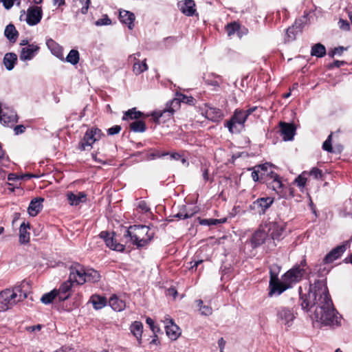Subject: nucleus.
<instances>
[{"instance_id":"nucleus-1","label":"nucleus","mask_w":352,"mask_h":352,"mask_svg":"<svg viewBox=\"0 0 352 352\" xmlns=\"http://www.w3.org/2000/svg\"><path fill=\"white\" fill-rule=\"evenodd\" d=\"M301 306L307 311L316 307L311 316L314 322L323 325H338L340 323L338 313L333 307L327 287L323 281L318 280L310 286L309 293L302 298Z\"/></svg>"},{"instance_id":"nucleus-2","label":"nucleus","mask_w":352,"mask_h":352,"mask_svg":"<svg viewBox=\"0 0 352 352\" xmlns=\"http://www.w3.org/2000/svg\"><path fill=\"white\" fill-rule=\"evenodd\" d=\"M30 285L28 281L23 280L11 288L0 292V311L12 308L19 302L28 298Z\"/></svg>"},{"instance_id":"nucleus-3","label":"nucleus","mask_w":352,"mask_h":352,"mask_svg":"<svg viewBox=\"0 0 352 352\" xmlns=\"http://www.w3.org/2000/svg\"><path fill=\"white\" fill-rule=\"evenodd\" d=\"M154 233L146 226H132L125 232L124 236L138 248L145 246L153 237Z\"/></svg>"},{"instance_id":"nucleus-4","label":"nucleus","mask_w":352,"mask_h":352,"mask_svg":"<svg viewBox=\"0 0 352 352\" xmlns=\"http://www.w3.org/2000/svg\"><path fill=\"white\" fill-rule=\"evenodd\" d=\"M177 98L167 102L166 107L164 110H157L152 113L151 116L156 122H160V119L165 116L168 118L172 117L175 109L179 107L180 102L187 104H192L194 98L192 96L184 95L182 94L177 93Z\"/></svg>"},{"instance_id":"nucleus-5","label":"nucleus","mask_w":352,"mask_h":352,"mask_svg":"<svg viewBox=\"0 0 352 352\" xmlns=\"http://www.w3.org/2000/svg\"><path fill=\"white\" fill-rule=\"evenodd\" d=\"M279 267L276 265H274L270 267V292L269 295L272 296L274 294L280 295L284 291H285L290 286L288 283H285V280L283 279V276L282 277V280L280 281L278 278V274L279 272Z\"/></svg>"},{"instance_id":"nucleus-6","label":"nucleus","mask_w":352,"mask_h":352,"mask_svg":"<svg viewBox=\"0 0 352 352\" xmlns=\"http://www.w3.org/2000/svg\"><path fill=\"white\" fill-rule=\"evenodd\" d=\"M102 135V133L100 129L98 128H91L88 129L82 140L79 144V149L81 151L90 150L92 148V145L96 141H98Z\"/></svg>"},{"instance_id":"nucleus-7","label":"nucleus","mask_w":352,"mask_h":352,"mask_svg":"<svg viewBox=\"0 0 352 352\" xmlns=\"http://www.w3.org/2000/svg\"><path fill=\"white\" fill-rule=\"evenodd\" d=\"M266 228L273 240H280L286 235V224L283 221L269 222L266 224Z\"/></svg>"},{"instance_id":"nucleus-8","label":"nucleus","mask_w":352,"mask_h":352,"mask_svg":"<svg viewBox=\"0 0 352 352\" xmlns=\"http://www.w3.org/2000/svg\"><path fill=\"white\" fill-rule=\"evenodd\" d=\"M86 269L78 263H74L69 267V280L72 283L83 285L85 283Z\"/></svg>"},{"instance_id":"nucleus-9","label":"nucleus","mask_w":352,"mask_h":352,"mask_svg":"<svg viewBox=\"0 0 352 352\" xmlns=\"http://www.w3.org/2000/svg\"><path fill=\"white\" fill-rule=\"evenodd\" d=\"M23 14H21L20 19L22 20V17L25 16V21L29 25H37L41 20L43 16V11L41 7L39 6H32L30 7L26 12L22 11Z\"/></svg>"},{"instance_id":"nucleus-10","label":"nucleus","mask_w":352,"mask_h":352,"mask_svg":"<svg viewBox=\"0 0 352 352\" xmlns=\"http://www.w3.org/2000/svg\"><path fill=\"white\" fill-rule=\"evenodd\" d=\"M246 120L247 115L243 113V110L237 109L234 111L230 120L227 122L226 126L228 127L229 131L233 133L239 131V130L236 129V124L243 127Z\"/></svg>"},{"instance_id":"nucleus-11","label":"nucleus","mask_w":352,"mask_h":352,"mask_svg":"<svg viewBox=\"0 0 352 352\" xmlns=\"http://www.w3.org/2000/svg\"><path fill=\"white\" fill-rule=\"evenodd\" d=\"M304 272L305 270L300 266L293 267L283 275L285 283H288L291 286L292 284L301 280Z\"/></svg>"},{"instance_id":"nucleus-12","label":"nucleus","mask_w":352,"mask_h":352,"mask_svg":"<svg viewBox=\"0 0 352 352\" xmlns=\"http://www.w3.org/2000/svg\"><path fill=\"white\" fill-rule=\"evenodd\" d=\"M67 200L70 206H78L87 200V195L85 192L69 191L66 194Z\"/></svg>"},{"instance_id":"nucleus-13","label":"nucleus","mask_w":352,"mask_h":352,"mask_svg":"<svg viewBox=\"0 0 352 352\" xmlns=\"http://www.w3.org/2000/svg\"><path fill=\"white\" fill-rule=\"evenodd\" d=\"M100 236L104 239L107 246L109 248L118 252H122L124 250V245L117 243L114 239V233L103 231L100 232Z\"/></svg>"},{"instance_id":"nucleus-14","label":"nucleus","mask_w":352,"mask_h":352,"mask_svg":"<svg viewBox=\"0 0 352 352\" xmlns=\"http://www.w3.org/2000/svg\"><path fill=\"white\" fill-rule=\"evenodd\" d=\"M165 329L167 336L173 340H175L181 334L179 328L176 325L173 320L168 316H166L164 318Z\"/></svg>"},{"instance_id":"nucleus-15","label":"nucleus","mask_w":352,"mask_h":352,"mask_svg":"<svg viewBox=\"0 0 352 352\" xmlns=\"http://www.w3.org/2000/svg\"><path fill=\"white\" fill-rule=\"evenodd\" d=\"M277 316L279 321L287 327L292 325V322L295 318L293 310L286 307L279 308L277 312Z\"/></svg>"},{"instance_id":"nucleus-16","label":"nucleus","mask_w":352,"mask_h":352,"mask_svg":"<svg viewBox=\"0 0 352 352\" xmlns=\"http://www.w3.org/2000/svg\"><path fill=\"white\" fill-rule=\"evenodd\" d=\"M346 245H338L333 248L329 252L324 258L323 262L325 264L333 263L335 260L338 259L346 251Z\"/></svg>"},{"instance_id":"nucleus-17","label":"nucleus","mask_w":352,"mask_h":352,"mask_svg":"<svg viewBox=\"0 0 352 352\" xmlns=\"http://www.w3.org/2000/svg\"><path fill=\"white\" fill-rule=\"evenodd\" d=\"M72 285L73 283L68 280L63 283L59 288L56 289L57 298L60 301H64L69 298Z\"/></svg>"},{"instance_id":"nucleus-18","label":"nucleus","mask_w":352,"mask_h":352,"mask_svg":"<svg viewBox=\"0 0 352 352\" xmlns=\"http://www.w3.org/2000/svg\"><path fill=\"white\" fill-rule=\"evenodd\" d=\"M273 202L274 199L271 197L259 198L253 202L252 208L259 213H264Z\"/></svg>"},{"instance_id":"nucleus-19","label":"nucleus","mask_w":352,"mask_h":352,"mask_svg":"<svg viewBox=\"0 0 352 352\" xmlns=\"http://www.w3.org/2000/svg\"><path fill=\"white\" fill-rule=\"evenodd\" d=\"M180 11L186 16H192L195 12V3L193 0L181 1L178 3Z\"/></svg>"},{"instance_id":"nucleus-20","label":"nucleus","mask_w":352,"mask_h":352,"mask_svg":"<svg viewBox=\"0 0 352 352\" xmlns=\"http://www.w3.org/2000/svg\"><path fill=\"white\" fill-rule=\"evenodd\" d=\"M269 175L270 177L265 180V182L267 184L270 188L276 192H279L283 186L279 176L272 170H270Z\"/></svg>"},{"instance_id":"nucleus-21","label":"nucleus","mask_w":352,"mask_h":352,"mask_svg":"<svg viewBox=\"0 0 352 352\" xmlns=\"http://www.w3.org/2000/svg\"><path fill=\"white\" fill-rule=\"evenodd\" d=\"M267 236H269V234L267 232L265 224L264 226H262L261 228L254 232L252 238V243L254 246H258L265 241Z\"/></svg>"},{"instance_id":"nucleus-22","label":"nucleus","mask_w":352,"mask_h":352,"mask_svg":"<svg viewBox=\"0 0 352 352\" xmlns=\"http://www.w3.org/2000/svg\"><path fill=\"white\" fill-rule=\"evenodd\" d=\"M39 47L36 45L31 44L22 48L20 54L21 60H31L37 53Z\"/></svg>"},{"instance_id":"nucleus-23","label":"nucleus","mask_w":352,"mask_h":352,"mask_svg":"<svg viewBox=\"0 0 352 352\" xmlns=\"http://www.w3.org/2000/svg\"><path fill=\"white\" fill-rule=\"evenodd\" d=\"M43 198L36 197L33 199L28 206V212L32 217H35L41 210L43 208Z\"/></svg>"},{"instance_id":"nucleus-24","label":"nucleus","mask_w":352,"mask_h":352,"mask_svg":"<svg viewBox=\"0 0 352 352\" xmlns=\"http://www.w3.org/2000/svg\"><path fill=\"white\" fill-rule=\"evenodd\" d=\"M280 127L283 139L285 141L292 140L295 133V128L294 125L285 122H280Z\"/></svg>"},{"instance_id":"nucleus-25","label":"nucleus","mask_w":352,"mask_h":352,"mask_svg":"<svg viewBox=\"0 0 352 352\" xmlns=\"http://www.w3.org/2000/svg\"><path fill=\"white\" fill-rule=\"evenodd\" d=\"M30 225L29 223L23 221L19 227V243L21 244H27L30 242V234L29 230Z\"/></svg>"},{"instance_id":"nucleus-26","label":"nucleus","mask_w":352,"mask_h":352,"mask_svg":"<svg viewBox=\"0 0 352 352\" xmlns=\"http://www.w3.org/2000/svg\"><path fill=\"white\" fill-rule=\"evenodd\" d=\"M46 45L51 52L60 60L64 59L63 47L52 38L46 41Z\"/></svg>"},{"instance_id":"nucleus-27","label":"nucleus","mask_w":352,"mask_h":352,"mask_svg":"<svg viewBox=\"0 0 352 352\" xmlns=\"http://www.w3.org/2000/svg\"><path fill=\"white\" fill-rule=\"evenodd\" d=\"M120 20L122 23L127 25L129 28L131 30L133 27L135 15L129 11L122 10L120 12Z\"/></svg>"},{"instance_id":"nucleus-28","label":"nucleus","mask_w":352,"mask_h":352,"mask_svg":"<svg viewBox=\"0 0 352 352\" xmlns=\"http://www.w3.org/2000/svg\"><path fill=\"white\" fill-rule=\"evenodd\" d=\"M109 305L116 311H121L126 307L124 301L116 296H113L110 298Z\"/></svg>"},{"instance_id":"nucleus-29","label":"nucleus","mask_w":352,"mask_h":352,"mask_svg":"<svg viewBox=\"0 0 352 352\" xmlns=\"http://www.w3.org/2000/svg\"><path fill=\"white\" fill-rule=\"evenodd\" d=\"M131 333L137 338L139 343H141L143 332V324L141 322L135 321L130 327Z\"/></svg>"},{"instance_id":"nucleus-30","label":"nucleus","mask_w":352,"mask_h":352,"mask_svg":"<svg viewBox=\"0 0 352 352\" xmlns=\"http://www.w3.org/2000/svg\"><path fill=\"white\" fill-rule=\"evenodd\" d=\"M89 301L95 309H100L107 305L106 298L97 294L93 295Z\"/></svg>"},{"instance_id":"nucleus-31","label":"nucleus","mask_w":352,"mask_h":352,"mask_svg":"<svg viewBox=\"0 0 352 352\" xmlns=\"http://www.w3.org/2000/svg\"><path fill=\"white\" fill-rule=\"evenodd\" d=\"M17 56L14 53H7L3 58V64L8 70H12L16 62Z\"/></svg>"},{"instance_id":"nucleus-32","label":"nucleus","mask_w":352,"mask_h":352,"mask_svg":"<svg viewBox=\"0 0 352 352\" xmlns=\"http://www.w3.org/2000/svg\"><path fill=\"white\" fill-rule=\"evenodd\" d=\"M206 118L212 121H218L222 118V113L220 109L210 107L206 111Z\"/></svg>"},{"instance_id":"nucleus-33","label":"nucleus","mask_w":352,"mask_h":352,"mask_svg":"<svg viewBox=\"0 0 352 352\" xmlns=\"http://www.w3.org/2000/svg\"><path fill=\"white\" fill-rule=\"evenodd\" d=\"M4 34L10 41L13 43L16 41L18 32L14 25L9 24L7 25L6 27Z\"/></svg>"},{"instance_id":"nucleus-34","label":"nucleus","mask_w":352,"mask_h":352,"mask_svg":"<svg viewBox=\"0 0 352 352\" xmlns=\"http://www.w3.org/2000/svg\"><path fill=\"white\" fill-rule=\"evenodd\" d=\"M100 278V274L94 270V269H86L85 272V283L86 282H91L96 283L98 282Z\"/></svg>"},{"instance_id":"nucleus-35","label":"nucleus","mask_w":352,"mask_h":352,"mask_svg":"<svg viewBox=\"0 0 352 352\" xmlns=\"http://www.w3.org/2000/svg\"><path fill=\"white\" fill-rule=\"evenodd\" d=\"M272 164L270 163H265L261 165H258L255 167V168H258L260 170V176L261 179H264L265 180L270 177V170H272Z\"/></svg>"},{"instance_id":"nucleus-36","label":"nucleus","mask_w":352,"mask_h":352,"mask_svg":"<svg viewBox=\"0 0 352 352\" xmlns=\"http://www.w3.org/2000/svg\"><path fill=\"white\" fill-rule=\"evenodd\" d=\"M311 54L317 57L324 56L326 54L325 47L320 43L314 45L311 48Z\"/></svg>"},{"instance_id":"nucleus-37","label":"nucleus","mask_w":352,"mask_h":352,"mask_svg":"<svg viewBox=\"0 0 352 352\" xmlns=\"http://www.w3.org/2000/svg\"><path fill=\"white\" fill-rule=\"evenodd\" d=\"M148 69V66L146 63V59L142 63L140 61H137L134 63L133 66V72L135 75H139L141 73L146 71Z\"/></svg>"},{"instance_id":"nucleus-38","label":"nucleus","mask_w":352,"mask_h":352,"mask_svg":"<svg viewBox=\"0 0 352 352\" xmlns=\"http://www.w3.org/2000/svg\"><path fill=\"white\" fill-rule=\"evenodd\" d=\"M57 298L56 289L52 290L51 292L43 294L41 298V302L43 304L48 305Z\"/></svg>"},{"instance_id":"nucleus-39","label":"nucleus","mask_w":352,"mask_h":352,"mask_svg":"<svg viewBox=\"0 0 352 352\" xmlns=\"http://www.w3.org/2000/svg\"><path fill=\"white\" fill-rule=\"evenodd\" d=\"M79 59V52L76 50H72L67 56L65 60L74 65L78 63Z\"/></svg>"},{"instance_id":"nucleus-40","label":"nucleus","mask_w":352,"mask_h":352,"mask_svg":"<svg viewBox=\"0 0 352 352\" xmlns=\"http://www.w3.org/2000/svg\"><path fill=\"white\" fill-rule=\"evenodd\" d=\"M130 128L134 132H144L146 129V126L143 121L136 120L131 123Z\"/></svg>"},{"instance_id":"nucleus-41","label":"nucleus","mask_w":352,"mask_h":352,"mask_svg":"<svg viewBox=\"0 0 352 352\" xmlns=\"http://www.w3.org/2000/svg\"><path fill=\"white\" fill-rule=\"evenodd\" d=\"M298 32H300V30L295 25H293L292 27L287 28L286 32V37L285 38V41H291L294 40L296 38V35Z\"/></svg>"},{"instance_id":"nucleus-42","label":"nucleus","mask_w":352,"mask_h":352,"mask_svg":"<svg viewBox=\"0 0 352 352\" xmlns=\"http://www.w3.org/2000/svg\"><path fill=\"white\" fill-rule=\"evenodd\" d=\"M197 305L199 307V311L202 315L210 316L212 313V309L210 306L203 305L201 300H197Z\"/></svg>"},{"instance_id":"nucleus-43","label":"nucleus","mask_w":352,"mask_h":352,"mask_svg":"<svg viewBox=\"0 0 352 352\" xmlns=\"http://www.w3.org/2000/svg\"><path fill=\"white\" fill-rule=\"evenodd\" d=\"M142 116L140 111H137L135 109H131L127 111L123 116V120L130 119H138Z\"/></svg>"},{"instance_id":"nucleus-44","label":"nucleus","mask_w":352,"mask_h":352,"mask_svg":"<svg viewBox=\"0 0 352 352\" xmlns=\"http://www.w3.org/2000/svg\"><path fill=\"white\" fill-rule=\"evenodd\" d=\"M239 25L236 22L228 24L226 26V30L229 36L234 35L239 30Z\"/></svg>"},{"instance_id":"nucleus-45","label":"nucleus","mask_w":352,"mask_h":352,"mask_svg":"<svg viewBox=\"0 0 352 352\" xmlns=\"http://www.w3.org/2000/svg\"><path fill=\"white\" fill-rule=\"evenodd\" d=\"M111 24V20L107 14H104L102 17L95 22L96 26L109 25Z\"/></svg>"},{"instance_id":"nucleus-46","label":"nucleus","mask_w":352,"mask_h":352,"mask_svg":"<svg viewBox=\"0 0 352 352\" xmlns=\"http://www.w3.org/2000/svg\"><path fill=\"white\" fill-rule=\"evenodd\" d=\"M332 133H331L327 139L323 142L322 149L327 152H332V144H331Z\"/></svg>"},{"instance_id":"nucleus-47","label":"nucleus","mask_w":352,"mask_h":352,"mask_svg":"<svg viewBox=\"0 0 352 352\" xmlns=\"http://www.w3.org/2000/svg\"><path fill=\"white\" fill-rule=\"evenodd\" d=\"M305 173H303L302 175H300L296 179L295 182L297 184L299 187H304L306 184L307 178L304 176Z\"/></svg>"},{"instance_id":"nucleus-48","label":"nucleus","mask_w":352,"mask_h":352,"mask_svg":"<svg viewBox=\"0 0 352 352\" xmlns=\"http://www.w3.org/2000/svg\"><path fill=\"white\" fill-rule=\"evenodd\" d=\"M0 1L3 3L4 8L7 10L10 9L13 6L14 2H16L17 5L20 4L19 0H0Z\"/></svg>"},{"instance_id":"nucleus-49","label":"nucleus","mask_w":352,"mask_h":352,"mask_svg":"<svg viewBox=\"0 0 352 352\" xmlns=\"http://www.w3.org/2000/svg\"><path fill=\"white\" fill-rule=\"evenodd\" d=\"M220 223V220L214 219H203L201 221V224L202 225H217Z\"/></svg>"},{"instance_id":"nucleus-50","label":"nucleus","mask_w":352,"mask_h":352,"mask_svg":"<svg viewBox=\"0 0 352 352\" xmlns=\"http://www.w3.org/2000/svg\"><path fill=\"white\" fill-rule=\"evenodd\" d=\"M121 130V126L119 125H115L111 128H109L107 131V133L110 135H113L118 134Z\"/></svg>"},{"instance_id":"nucleus-51","label":"nucleus","mask_w":352,"mask_h":352,"mask_svg":"<svg viewBox=\"0 0 352 352\" xmlns=\"http://www.w3.org/2000/svg\"><path fill=\"white\" fill-rule=\"evenodd\" d=\"M309 175L314 177L315 178L318 179L321 177L322 175V171L321 170L317 168H313L310 172Z\"/></svg>"},{"instance_id":"nucleus-52","label":"nucleus","mask_w":352,"mask_h":352,"mask_svg":"<svg viewBox=\"0 0 352 352\" xmlns=\"http://www.w3.org/2000/svg\"><path fill=\"white\" fill-rule=\"evenodd\" d=\"M338 25H339L340 28L343 30H349L350 28L349 23L346 21L343 20V19H340V21L338 22Z\"/></svg>"},{"instance_id":"nucleus-53","label":"nucleus","mask_w":352,"mask_h":352,"mask_svg":"<svg viewBox=\"0 0 352 352\" xmlns=\"http://www.w3.org/2000/svg\"><path fill=\"white\" fill-rule=\"evenodd\" d=\"M25 129L23 125H17L14 129V133L16 135L21 134L25 131Z\"/></svg>"},{"instance_id":"nucleus-54","label":"nucleus","mask_w":352,"mask_h":352,"mask_svg":"<svg viewBox=\"0 0 352 352\" xmlns=\"http://www.w3.org/2000/svg\"><path fill=\"white\" fill-rule=\"evenodd\" d=\"M138 208L144 212H148L149 210V207L145 201H140L138 204Z\"/></svg>"},{"instance_id":"nucleus-55","label":"nucleus","mask_w":352,"mask_h":352,"mask_svg":"<svg viewBox=\"0 0 352 352\" xmlns=\"http://www.w3.org/2000/svg\"><path fill=\"white\" fill-rule=\"evenodd\" d=\"M259 173H260V170H258V168H255L254 170L252 173V177L254 182H257L258 180V179H259L258 174Z\"/></svg>"},{"instance_id":"nucleus-56","label":"nucleus","mask_w":352,"mask_h":352,"mask_svg":"<svg viewBox=\"0 0 352 352\" xmlns=\"http://www.w3.org/2000/svg\"><path fill=\"white\" fill-rule=\"evenodd\" d=\"M166 294L168 296H173V298H175L177 294V292L175 288L171 287L167 290Z\"/></svg>"},{"instance_id":"nucleus-57","label":"nucleus","mask_w":352,"mask_h":352,"mask_svg":"<svg viewBox=\"0 0 352 352\" xmlns=\"http://www.w3.org/2000/svg\"><path fill=\"white\" fill-rule=\"evenodd\" d=\"M146 322L150 326L152 331L155 332V325L154 324L153 320L150 318H147Z\"/></svg>"},{"instance_id":"nucleus-58","label":"nucleus","mask_w":352,"mask_h":352,"mask_svg":"<svg viewBox=\"0 0 352 352\" xmlns=\"http://www.w3.org/2000/svg\"><path fill=\"white\" fill-rule=\"evenodd\" d=\"M218 344L220 348L221 352H223V350L225 344H226V342L223 338H221L219 340Z\"/></svg>"},{"instance_id":"nucleus-59","label":"nucleus","mask_w":352,"mask_h":352,"mask_svg":"<svg viewBox=\"0 0 352 352\" xmlns=\"http://www.w3.org/2000/svg\"><path fill=\"white\" fill-rule=\"evenodd\" d=\"M42 326L40 324L31 326L28 328V331H40L41 329Z\"/></svg>"},{"instance_id":"nucleus-60","label":"nucleus","mask_w":352,"mask_h":352,"mask_svg":"<svg viewBox=\"0 0 352 352\" xmlns=\"http://www.w3.org/2000/svg\"><path fill=\"white\" fill-rule=\"evenodd\" d=\"M256 109H257L256 107H253L248 109L246 111H243V113L247 115V118H248L251 113H252L254 111H255V110Z\"/></svg>"},{"instance_id":"nucleus-61","label":"nucleus","mask_w":352,"mask_h":352,"mask_svg":"<svg viewBox=\"0 0 352 352\" xmlns=\"http://www.w3.org/2000/svg\"><path fill=\"white\" fill-rule=\"evenodd\" d=\"M343 51H344V47H339L334 49V50L333 51V54L340 55L343 52Z\"/></svg>"},{"instance_id":"nucleus-62","label":"nucleus","mask_w":352,"mask_h":352,"mask_svg":"<svg viewBox=\"0 0 352 352\" xmlns=\"http://www.w3.org/2000/svg\"><path fill=\"white\" fill-rule=\"evenodd\" d=\"M203 171V178L204 179L206 182L209 179V176H208V170L207 168H204L202 170Z\"/></svg>"},{"instance_id":"nucleus-63","label":"nucleus","mask_w":352,"mask_h":352,"mask_svg":"<svg viewBox=\"0 0 352 352\" xmlns=\"http://www.w3.org/2000/svg\"><path fill=\"white\" fill-rule=\"evenodd\" d=\"M170 156H171V158L176 160H180V158H182V155L177 153H172Z\"/></svg>"},{"instance_id":"nucleus-64","label":"nucleus","mask_w":352,"mask_h":352,"mask_svg":"<svg viewBox=\"0 0 352 352\" xmlns=\"http://www.w3.org/2000/svg\"><path fill=\"white\" fill-rule=\"evenodd\" d=\"M18 179H19V177L14 174H10V175H8V179L9 181H14V180Z\"/></svg>"}]
</instances>
